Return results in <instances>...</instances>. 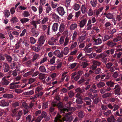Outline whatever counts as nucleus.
Here are the masks:
<instances>
[{"label": "nucleus", "mask_w": 122, "mask_h": 122, "mask_svg": "<svg viewBox=\"0 0 122 122\" xmlns=\"http://www.w3.org/2000/svg\"><path fill=\"white\" fill-rule=\"evenodd\" d=\"M57 66H56L57 68H60L61 66V62H60V60L59 59L57 60L56 61Z\"/></svg>", "instance_id": "f704fd0d"}, {"label": "nucleus", "mask_w": 122, "mask_h": 122, "mask_svg": "<svg viewBox=\"0 0 122 122\" xmlns=\"http://www.w3.org/2000/svg\"><path fill=\"white\" fill-rule=\"evenodd\" d=\"M92 63L93 65H95L96 66H99L101 64V63L100 62L96 61H92Z\"/></svg>", "instance_id": "bf43d9fd"}, {"label": "nucleus", "mask_w": 122, "mask_h": 122, "mask_svg": "<svg viewBox=\"0 0 122 122\" xmlns=\"http://www.w3.org/2000/svg\"><path fill=\"white\" fill-rule=\"evenodd\" d=\"M40 71L42 72H44L46 71V69L45 67L43 66H41L39 68Z\"/></svg>", "instance_id": "c756f323"}, {"label": "nucleus", "mask_w": 122, "mask_h": 122, "mask_svg": "<svg viewBox=\"0 0 122 122\" xmlns=\"http://www.w3.org/2000/svg\"><path fill=\"white\" fill-rule=\"evenodd\" d=\"M26 121L28 122H30L32 120V116L30 115H27V114L26 115Z\"/></svg>", "instance_id": "bb28decb"}, {"label": "nucleus", "mask_w": 122, "mask_h": 122, "mask_svg": "<svg viewBox=\"0 0 122 122\" xmlns=\"http://www.w3.org/2000/svg\"><path fill=\"white\" fill-rule=\"evenodd\" d=\"M53 80V73L51 74L50 76H49L48 78L46 79V81L48 82L50 81Z\"/></svg>", "instance_id": "e433bc0d"}, {"label": "nucleus", "mask_w": 122, "mask_h": 122, "mask_svg": "<svg viewBox=\"0 0 122 122\" xmlns=\"http://www.w3.org/2000/svg\"><path fill=\"white\" fill-rule=\"evenodd\" d=\"M36 80V79L34 78H31L29 79V81L28 82L29 84H30L35 81Z\"/></svg>", "instance_id": "13d9d810"}, {"label": "nucleus", "mask_w": 122, "mask_h": 122, "mask_svg": "<svg viewBox=\"0 0 122 122\" xmlns=\"http://www.w3.org/2000/svg\"><path fill=\"white\" fill-rule=\"evenodd\" d=\"M93 49V48L92 47L89 48H85L84 49V52L86 54V55L87 53H90L92 51Z\"/></svg>", "instance_id": "4be33fe9"}, {"label": "nucleus", "mask_w": 122, "mask_h": 122, "mask_svg": "<svg viewBox=\"0 0 122 122\" xmlns=\"http://www.w3.org/2000/svg\"><path fill=\"white\" fill-rule=\"evenodd\" d=\"M20 83L19 81L18 82H12L10 84V89H13L19 87L20 86L17 85Z\"/></svg>", "instance_id": "423d86ee"}, {"label": "nucleus", "mask_w": 122, "mask_h": 122, "mask_svg": "<svg viewBox=\"0 0 122 122\" xmlns=\"http://www.w3.org/2000/svg\"><path fill=\"white\" fill-rule=\"evenodd\" d=\"M95 74H97L102 73L101 69L100 68H97L95 71Z\"/></svg>", "instance_id": "680f3d73"}, {"label": "nucleus", "mask_w": 122, "mask_h": 122, "mask_svg": "<svg viewBox=\"0 0 122 122\" xmlns=\"http://www.w3.org/2000/svg\"><path fill=\"white\" fill-rule=\"evenodd\" d=\"M35 70V69H31L30 71L26 73H23V76L26 77L31 75L34 71Z\"/></svg>", "instance_id": "f3484780"}, {"label": "nucleus", "mask_w": 122, "mask_h": 122, "mask_svg": "<svg viewBox=\"0 0 122 122\" xmlns=\"http://www.w3.org/2000/svg\"><path fill=\"white\" fill-rule=\"evenodd\" d=\"M77 27V24L76 23H74L71 25L70 29L71 30H73L76 28Z\"/></svg>", "instance_id": "c9c22d12"}, {"label": "nucleus", "mask_w": 122, "mask_h": 122, "mask_svg": "<svg viewBox=\"0 0 122 122\" xmlns=\"http://www.w3.org/2000/svg\"><path fill=\"white\" fill-rule=\"evenodd\" d=\"M34 93L33 90H31L29 91H28L24 93V95H31L33 94Z\"/></svg>", "instance_id": "2f4dec72"}, {"label": "nucleus", "mask_w": 122, "mask_h": 122, "mask_svg": "<svg viewBox=\"0 0 122 122\" xmlns=\"http://www.w3.org/2000/svg\"><path fill=\"white\" fill-rule=\"evenodd\" d=\"M5 56L7 61L9 62H11L12 59V57L9 55L7 54L5 55Z\"/></svg>", "instance_id": "c85d7f7f"}, {"label": "nucleus", "mask_w": 122, "mask_h": 122, "mask_svg": "<svg viewBox=\"0 0 122 122\" xmlns=\"http://www.w3.org/2000/svg\"><path fill=\"white\" fill-rule=\"evenodd\" d=\"M18 19L16 17H13L10 20V21L11 22H12L13 23L17 22H18Z\"/></svg>", "instance_id": "a18cd8bd"}, {"label": "nucleus", "mask_w": 122, "mask_h": 122, "mask_svg": "<svg viewBox=\"0 0 122 122\" xmlns=\"http://www.w3.org/2000/svg\"><path fill=\"white\" fill-rule=\"evenodd\" d=\"M85 39V37L84 36H79L78 39L79 43L81 42Z\"/></svg>", "instance_id": "cd10ccee"}, {"label": "nucleus", "mask_w": 122, "mask_h": 122, "mask_svg": "<svg viewBox=\"0 0 122 122\" xmlns=\"http://www.w3.org/2000/svg\"><path fill=\"white\" fill-rule=\"evenodd\" d=\"M18 108H14L12 109V113L11 115L13 117H15V120L17 121L20 119L21 117V115L23 114V112L22 111H19L17 113V110Z\"/></svg>", "instance_id": "f03ea898"}, {"label": "nucleus", "mask_w": 122, "mask_h": 122, "mask_svg": "<svg viewBox=\"0 0 122 122\" xmlns=\"http://www.w3.org/2000/svg\"><path fill=\"white\" fill-rule=\"evenodd\" d=\"M85 80L83 78H82L78 82V83L79 84H82L85 81Z\"/></svg>", "instance_id": "338daca9"}, {"label": "nucleus", "mask_w": 122, "mask_h": 122, "mask_svg": "<svg viewBox=\"0 0 122 122\" xmlns=\"http://www.w3.org/2000/svg\"><path fill=\"white\" fill-rule=\"evenodd\" d=\"M82 62L81 63V66L83 68H85L87 66V64L86 63L87 62L85 58V57L83 56L80 59Z\"/></svg>", "instance_id": "0eeeda50"}, {"label": "nucleus", "mask_w": 122, "mask_h": 122, "mask_svg": "<svg viewBox=\"0 0 122 122\" xmlns=\"http://www.w3.org/2000/svg\"><path fill=\"white\" fill-rule=\"evenodd\" d=\"M81 10L83 14H85L86 12V10L85 5H83L81 7Z\"/></svg>", "instance_id": "72a5a7b5"}, {"label": "nucleus", "mask_w": 122, "mask_h": 122, "mask_svg": "<svg viewBox=\"0 0 122 122\" xmlns=\"http://www.w3.org/2000/svg\"><path fill=\"white\" fill-rule=\"evenodd\" d=\"M80 8V6L78 4L75 3L73 6V8L76 10H78Z\"/></svg>", "instance_id": "ea45409f"}, {"label": "nucleus", "mask_w": 122, "mask_h": 122, "mask_svg": "<svg viewBox=\"0 0 122 122\" xmlns=\"http://www.w3.org/2000/svg\"><path fill=\"white\" fill-rule=\"evenodd\" d=\"M70 48L71 49H73L76 47L77 44V42L76 41L74 42V41H70Z\"/></svg>", "instance_id": "f8f14e48"}, {"label": "nucleus", "mask_w": 122, "mask_h": 122, "mask_svg": "<svg viewBox=\"0 0 122 122\" xmlns=\"http://www.w3.org/2000/svg\"><path fill=\"white\" fill-rule=\"evenodd\" d=\"M54 10L57 11L61 15H63L65 13L63 8L61 7H59L57 9H55Z\"/></svg>", "instance_id": "39448f33"}, {"label": "nucleus", "mask_w": 122, "mask_h": 122, "mask_svg": "<svg viewBox=\"0 0 122 122\" xmlns=\"http://www.w3.org/2000/svg\"><path fill=\"white\" fill-rule=\"evenodd\" d=\"M45 40L44 36H41L39 38L36 46L39 47L41 46L44 44Z\"/></svg>", "instance_id": "7ed1b4c3"}, {"label": "nucleus", "mask_w": 122, "mask_h": 122, "mask_svg": "<svg viewBox=\"0 0 122 122\" xmlns=\"http://www.w3.org/2000/svg\"><path fill=\"white\" fill-rule=\"evenodd\" d=\"M87 20L86 19H84L81 20L79 23V26L80 28H83L86 24Z\"/></svg>", "instance_id": "dca6fc26"}, {"label": "nucleus", "mask_w": 122, "mask_h": 122, "mask_svg": "<svg viewBox=\"0 0 122 122\" xmlns=\"http://www.w3.org/2000/svg\"><path fill=\"white\" fill-rule=\"evenodd\" d=\"M111 24L109 22H107L105 24V26L106 29L110 30L111 28Z\"/></svg>", "instance_id": "5701e85b"}, {"label": "nucleus", "mask_w": 122, "mask_h": 122, "mask_svg": "<svg viewBox=\"0 0 122 122\" xmlns=\"http://www.w3.org/2000/svg\"><path fill=\"white\" fill-rule=\"evenodd\" d=\"M4 71L5 72H7L9 70L10 67L9 65L6 63H5L4 65Z\"/></svg>", "instance_id": "a211bd4d"}, {"label": "nucleus", "mask_w": 122, "mask_h": 122, "mask_svg": "<svg viewBox=\"0 0 122 122\" xmlns=\"http://www.w3.org/2000/svg\"><path fill=\"white\" fill-rule=\"evenodd\" d=\"M4 13L6 17H8L10 15V12L8 10H5Z\"/></svg>", "instance_id": "a19ab883"}, {"label": "nucleus", "mask_w": 122, "mask_h": 122, "mask_svg": "<svg viewBox=\"0 0 122 122\" xmlns=\"http://www.w3.org/2000/svg\"><path fill=\"white\" fill-rule=\"evenodd\" d=\"M49 114L52 117L53 115V101H52L51 105L49 108Z\"/></svg>", "instance_id": "4468645a"}, {"label": "nucleus", "mask_w": 122, "mask_h": 122, "mask_svg": "<svg viewBox=\"0 0 122 122\" xmlns=\"http://www.w3.org/2000/svg\"><path fill=\"white\" fill-rule=\"evenodd\" d=\"M69 49L67 47H65L64 50V51H63V54L65 55H66L68 54L69 52Z\"/></svg>", "instance_id": "49530a36"}, {"label": "nucleus", "mask_w": 122, "mask_h": 122, "mask_svg": "<svg viewBox=\"0 0 122 122\" xmlns=\"http://www.w3.org/2000/svg\"><path fill=\"white\" fill-rule=\"evenodd\" d=\"M65 26L63 23H61L60 26L59 30L61 32H62L64 30Z\"/></svg>", "instance_id": "7c9ffc66"}, {"label": "nucleus", "mask_w": 122, "mask_h": 122, "mask_svg": "<svg viewBox=\"0 0 122 122\" xmlns=\"http://www.w3.org/2000/svg\"><path fill=\"white\" fill-rule=\"evenodd\" d=\"M1 83L3 85L6 86L8 85L10 83V81L9 80L6 79V77H4L2 78Z\"/></svg>", "instance_id": "9b49d317"}, {"label": "nucleus", "mask_w": 122, "mask_h": 122, "mask_svg": "<svg viewBox=\"0 0 122 122\" xmlns=\"http://www.w3.org/2000/svg\"><path fill=\"white\" fill-rule=\"evenodd\" d=\"M47 115V113L46 112H42L41 113L40 116H39L38 117L36 118L37 119H38L39 121L41 122V120L43 118H45Z\"/></svg>", "instance_id": "9d476101"}, {"label": "nucleus", "mask_w": 122, "mask_h": 122, "mask_svg": "<svg viewBox=\"0 0 122 122\" xmlns=\"http://www.w3.org/2000/svg\"><path fill=\"white\" fill-rule=\"evenodd\" d=\"M54 54L59 58L62 57L63 56V51H61L60 52V51L59 50H57L55 51L54 52Z\"/></svg>", "instance_id": "6e6552de"}, {"label": "nucleus", "mask_w": 122, "mask_h": 122, "mask_svg": "<svg viewBox=\"0 0 122 122\" xmlns=\"http://www.w3.org/2000/svg\"><path fill=\"white\" fill-rule=\"evenodd\" d=\"M107 56V55L105 53H102L98 55V56L100 58L102 59L106 58Z\"/></svg>", "instance_id": "58836bf2"}, {"label": "nucleus", "mask_w": 122, "mask_h": 122, "mask_svg": "<svg viewBox=\"0 0 122 122\" xmlns=\"http://www.w3.org/2000/svg\"><path fill=\"white\" fill-rule=\"evenodd\" d=\"M32 24L36 28H37V25L36 24L38 23V21H36L34 20H33L32 22Z\"/></svg>", "instance_id": "774afa93"}, {"label": "nucleus", "mask_w": 122, "mask_h": 122, "mask_svg": "<svg viewBox=\"0 0 122 122\" xmlns=\"http://www.w3.org/2000/svg\"><path fill=\"white\" fill-rule=\"evenodd\" d=\"M3 97L5 98H13V95L12 94H5L3 95Z\"/></svg>", "instance_id": "393cba45"}, {"label": "nucleus", "mask_w": 122, "mask_h": 122, "mask_svg": "<svg viewBox=\"0 0 122 122\" xmlns=\"http://www.w3.org/2000/svg\"><path fill=\"white\" fill-rule=\"evenodd\" d=\"M39 56V54H36L34 55L32 59V61H34L35 60H36L37 59H38V58Z\"/></svg>", "instance_id": "052dcab7"}, {"label": "nucleus", "mask_w": 122, "mask_h": 122, "mask_svg": "<svg viewBox=\"0 0 122 122\" xmlns=\"http://www.w3.org/2000/svg\"><path fill=\"white\" fill-rule=\"evenodd\" d=\"M111 93H106L102 95V96L103 98H105L110 97L111 96Z\"/></svg>", "instance_id": "473e14b6"}, {"label": "nucleus", "mask_w": 122, "mask_h": 122, "mask_svg": "<svg viewBox=\"0 0 122 122\" xmlns=\"http://www.w3.org/2000/svg\"><path fill=\"white\" fill-rule=\"evenodd\" d=\"M58 26V25L57 23H54V31H56Z\"/></svg>", "instance_id": "e2e57ef3"}, {"label": "nucleus", "mask_w": 122, "mask_h": 122, "mask_svg": "<svg viewBox=\"0 0 122 122\" xmlns=\"http://www.w3.org/2000/svg\"><path fill=\"white\" fill-rule=\"evenodd\" d=\"M30 14L27 11H25L23 14V15L24 17H28L30 16Z\"/></svg>", "instance_id": "37998d69"}, {"label": "nucleus", "mask_w": 122, "mask_h": 122, "mask_svg": "<svg viewBox=\"0 0 122 122\" xmlns=\"http://www.w3.org/2000/svg\"><path fill=\"white\" fill-rule=\"evenodd\" d=\"M30 32H31V35L35 37H37L39 33V31L36 30L35 28L34 27H33L31 29Z\"/></svg>", "instance_id": "20e7f679"}, {"label": "nucleus", "mask_w": 122, "mask_h": 122, "mask_svg": "<svg viewBox=\"0 0 122 122\" xmlns=\"http://www.w3.org/2000/svg\"><path fill=\"white\" fill-rule=\"evenodd\" d=\"M90 3L92 6L95 7L97 4V0H91Z\"/></svg>", "instance_id": "b1692460"}, {"label": "nucleus", "mask_w": 122, "mask_h": 122, "mask_svg": "<svg viewBox=\"0 0 122 122\" xmlns=\"http://www.w3.org/2000/svg\"><path fill=\"white\" fill-rule=\"evenodd\" d=\"M105 85V84L103 82H100L97 84V86L99 88L103 87Z\"/></svg>", "instance_id": "4c0bfd02"}, {"label": "nucleus", "mask_w": 122, "mask_h": 122, "mask_svg": "<svg viewBox=\"0 0 122 122\" xmlns=\"http://www.w3.org/2000/svg\"><path fill=\"white\" fill-rule=\"evenodd\" d=\"M30 42L32 44H35L36 42V39L33 37H30Z\"/></svg>", "instance_id": "de8ad7c7"}, {"label": "nucleus", "mask_w": 122, "mask_h": 122, "mask_svg": "<svg viewBox=\"0 0 122 122\" xmlns=\"http://www.w3.org/2000/svg\"><path fill=\"white\" fill-rule=\"evenodd\" d=\"M45 75V74H44L40 73L39 75L38 78L40 80H43V81L45 82L46 78Z\"/></svg>", "instance_id": "412c9836"}, {"label": "nucleus", "mask_w": 122, "mask_h": 122, "mask_svg": "<svg viewBox=\"0 0 122 122\" xmlns=\"http://www.w3.org/2000/svg\"><path fill=\"white\" fill-rule=\"evenodd\" d=\"M121 39V36H117L116 37L113 39V41L114 42H117L120 40Z\"/></svg>", "instance_id": "3c124183"}, {"label": "nucleus", "mask_w": 122, "mask_h": 122, "mask_svg": "<svg viewBox=\"0 0 122 122\" xmlns=\"http://www.w3.org/2000/svg\"><path fill=\"white\" fill-rule=\"evenodd\" d=\"M57 106L58 107V108L60 109V112L62 114L63 113H63H65V111H62L65 108H62V102H59V103H58L57 104Z\"/></svg>", "instance_id": "aec40b11"}, {"label": "nucleus", "mask_w": 122, "mask_h": 122, "mask_svg": "<svg viewBox=\"0 0 122 122\" xmlns=\"http://www.w3.org/2000/svg\"><path fill=\"white\" fill-rule=\"evenodd\" d=\"M77 36V32L76 31H75L73 34L72 36V39L73 41L76 40V38Z\"/></svg>", "instance_id": "864d4df0"}, {"label": "nucleus", "mask_w": 122, "mask_h": 122, "mask_svg": "<svg viewBox=\"0 0 122 122\" xmlns=\"http://www.w3.org/2000/svg\"><path fill=\"white\" fill-rule=\"evenodd\" d=\"M84 115V113L82 111L80 112L78 114V116L79 118H83Z\"/></svg>", "instance_id": "6e6d98bb"}, {"label": "nucleus", "mask_w": 122, "mask_h": 122, "mask_svg": "<svg viewBox=\"0 0 122 122\" xmlns=\"http://www.w3.org/2000/svg\"><path fill=\"white\" fill-rule=\"evenodd\" d=\"M92 22L91 20H89L88 21V22L87 25L85 27V29L86 30H91L92 24H91Z\"/></svg>", "instance_id": "2eb2a0df"}, {"label": "nucleus", "mask_w": 122, "mask_h": 122, "mask_svg": "<svg viewBox=\"0 0 122 122\" xmlns=\"http://www.w3.org/2000/svg\"><path fill=\"white\" fill-rule=\"evenodd\" d=\"M61 118V116L59 114H58L56 117L55 118L54 122H63V121H66V122L68 121L69 122H71L73 119V117L71 116L68 117V116L64 117L62 118V120L60 119Z\"/></svg>", "instance_id": "f257e3e1"}, {"label": "nucleus", "mask_w": 122, "mask_h": 122, "mask_svg": "<svg viewBox=\"0 0 122 122\" xmlns=\"http://www.w3.org/2000/svg\"><path fill=\"white\" fill-rule=\"evenodd\" d=\"M76 108L74 107H66L63 109L62 111H63L67 112L69 111H73L76 110Z\"/></svg>", "instance_id": "ddd939ff"}, {"label": "nucleus", "mask_w": 122, "mask_h": 122, "mask_svg": "<svg viewBox=\"0 0 122 122\" xmlns=\"http://www.w3.org/2000/svg\"><path fill=\"white\" fill-rule=\"evenodd\" d=\"M48 102H44L43 103L42 105V107L43 109H46L48 107Z\"/></svg>", "instance_id": "4d7b16f0"}, {"label": "nucleus", "mask_w": 122, "mask_h": 122, "mask_svg": "<svg viewBox=\"0 0 122 122\" xmlns=\"http://www.w3.org/2000/svg\"><path fill=\"white\" fill-rule=\"evenodd\" d=\"M86 55L88 56L90 58H92L95 57L96 54L95 53H92L90 54H86Z\"/></svg>", "instance_id": "c03bdc74"}, {"label": "nucleus", "mask_w": 122, "mask_h": 122, "mask_svg": "<svg viewBox=\"0 0 122 122\" xmlns=\"http://www.w3.org/2000/svg\"><path fill=\"white\" fill-rule=\"evenodd\" d=\"M93 12L92 9L91 8L89 9L87 12L88 15L89 16H91L93 15Z\"/></svg>", "instance_id": "09e8293b"}, {"label": "nucleus", "mask_w": 122, "mask_h": 122, "mask_svg": "<svg viewBox=\"0 0 122 122\" xmlns=\"http://www.w3.org/2000/svg\"><path fill=\"white\" fill-rule=\"evenodd\" d=\"M106 84L108 86L111 87H113L114 86V83L111 81L107 82Z\"/></svg>", "instance_id": "69168bd1"}, {"label": "nucleus", "mask_w": 122, "mask_h": 122, "mask_svg": "<svg viewBox=\"0 0 122 122\" xmlns=\"http://www.w3.org/2000/svg\"><path fill=\"white\" fill-rule=\"evenodd\" d=\"M76 102L78 104H82L83 103V102L82 100L80 98H78L76 99Z\"/></svg>", "instance_id": "603ef678"}, {"label": "nucleus", "mask_w": 122, "mask_h": 122, "mask_svg": "<svg viewBox=\"0 0 122 122\" xmlns=\"http://www.w3.org/2000/svg\"><path fill=\"white\" fill-rule=\"evenodd\" d=\"M94 44L95 45H98L101 44L102 43L101 39L98 38L97 39L94 40Z\"/></svg>", "instance_id": "6ab92c4d"}, {"label": "nucleus", "mask_w": 122, "mask_h": 122, "mask_svg": "<svg viewBox=\"0 0 122 122\" xmlns=\"http://www.w3.org/2000/svg\"><path fill=\"white\" fill-rule=\"evenodd\" d=\"M59 17L55 14H54V20L56 21H59Z\"/></svg>", "instance_id": "0e129e2a"}, {"label": "nucleus", "mask_w": 122, "mask_h": 122, "mask_svg": "<svg viewBox=\"0 0 122 122\" xmlns=\"http://www.w3.org/2000/svg\"><path fill=\"white\" fill-rule=\"evenodd\" d=\"M68 95L69 97L72 98L74 96L75 94L73 91H70L68 92Z\"/></svg>", "instance_id": "5fc2aeb1"}, {"label": "nucleus", "mask_w": 122, "mask_h": 122, "mask_svg": "<svg viewBox=\"0 0 122 122\" xmlns=\"http://www.w3.org/2000/svg\"><path fill=\"white\" fill-rule=\"evenodd\" d=\"M77 64V63H72L69 65V67L71 69H73L74 68Z\"/></svg>", "instance_id": "8fccbe9b"}, {"label": "nucleus", "mask_w": 122, "mask_h": 122, "mask_svg": "<svg viewBox=\"0 0 122 122\" xmlns=\"http://www.w3.org/2000/svg\"><path fill=\"white\" fill-rule=\"evenodd\" d=\"M9 105V102L5 100H2L0 101V106L2 107L8 106Z\"/></svg>", "instance_id": "1a4fd4ad"}, {"label": "nucleus", "mask_w": 122, "mask_h": 122, "mask_svg": "<svg viewBox=\"0 0 122 122\" xmlns=\"http://www.w3.org/2000/svg\"><path fill=\"white\" fill-rule=\"evenodd\" d=\"M29 19L26 18H24L20 20L21 22L23 24L29 21Z\"/></svg>", "instance_id": "79ce46f5"}, {"label": "nucleus", "mask_w": 122, "mask_h": 122, "mask_svg": "<svg viewBox=\"0 0 122 122\" xmlns=\"http://www.w3.org/2000/svg\"><path fill=\"white\" fill-rule=\"evenodd\" d=\"M104 15H105L106 17L108 19H112L113 18L112 15L109 13H104Z\"/></svg>", "instance_id": "a878e982"}]
</instances>
